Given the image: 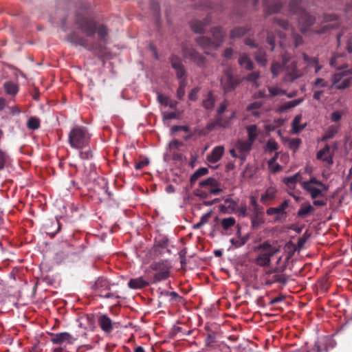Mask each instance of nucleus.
<instances>
[{"instance_id": "nucleus-1", "label": "nucleus", "mask_w": 352, "mask_h": 352, "mask_svg": "<svg viewBox=\"0 0 352 352\" xmlns=\"http://www.w3.org/2000/svg\"><path fill=\"white\" fill-rule=\"evenodd\" d=\"M259 0H254L256 5ZM265 6V14L269 15L280 11L282 7L288 3L289 11L298 16L300 31L305 34L315 22L316 19L300 6L302 0H262Z\"/></svg>"}, {"instance_id": "nucleus-2", "label": "nucleus", "mask_w": 352, "mask_h": 352, "mask_svg": "<svg viewBox=\"0 0 352 352\" xmlns=\"http://www.w3.org/2000/svg\"><path fill=\"white\" fill-rule=\"evenodd\" d=\"M90 6L89 4L83 3L79 8L76 14L74 23L77 28L80 30L88 37H94L95 34L97 33L98 40L100 42L106 43L109 34L108 29L106 25L99 24L93 19L86 17L83 15L82 12L88 10Z\"/></svg>"}, {"instance_id": "nucleus-3", "label": "nucleus", "mask_w": 352, "mask_h": 352, "mask_svg": "<svg viewBox=\"0 0 352 352\" xmlns=\"http://www.w3.org/2000/svg\"><path fill=\"white\" fill-rule=\"evenodd\" d=\"M91 134L88 129L82 126H76L68 134V142L75 149H84L89 145Z\"/></svg>"}, {"instance_id": "nucleus-4", "label": "nucleus", "mask_w": 352, "mask_h": 352, "mask_svg": "<svg viewBox=\"0 0 352 352\" xmlns=\"http://www.w3.org/2000/svg\"><path fill=\"white\" fill-rule=\"evenodd\" d=\"M67 39L69 42L76 45L82 46L91 52H94L99 58L105 56V47L99 43L91 44L88 43V40L79 34V33L74 31L67 35Z\"/></svg>"}, {"instance_id": "nucleus-5", "label": "nucleus", "mask_w": 352, "mask_h": 352, "mask_svg": "<svg viewBox=\"0 0 352 352\" xmlns=\"http://www.w3.org/2000/svg\"><path fill=\"white\" fill-rule=\"evenodd\" d=\"M254 250L259 251V254L256 258V263L261 267L268 266L271 263V257L279 252L280 248L272 245L269 241H265L257 247Z\"/></svg>"}, {"instance_id": "nucleus-6", "label": "nucleus", "mask_w": 352, "mask_h": 352, "mask_svg": "<svg viewBox=\"0 0 352 352\" xmlns=\"http://www.w3.org/2000/svg\"><path fill=\"white\" fill-rule=\"evenodd\" d=\"M242 81L243 78L239 75H234L230 67L223 69L220 78L221 87L225 94L234 91Z\"/></svg>"}, {"instance_id": "nucleus-7", "label": "nucleus", "mask_w": 352, "mask_h": 352, "mask_svg": "<svg viewBox=\"0 0 352 352\" xmlns=\"http://www.w3.org/2000/svg\"><path fill=\"white\" fill-rule=\"evenodd\" d=\"M171 265L168 260L154 261L150 265V268L155 271L153 276V283H158L167 279L170 276Z\"/></svg>"}, {"instance_id": "nucleus-8", "label": "nucleus", "mask_w": 352, "mask_h": 352, "mask_svg": "<svg viewBox=\"0 0 352 352\" xmlns=\"http://www.w3.org/2000/svg\"><path fill=\"white\" fill-rule=\"evenodd\" d=\"M352 68L346 70H340L332 75V84L331 88H335L338 90H344L351 85L352 77Z\"/></svg>"}, {"instance_id": "nucleus-9", "label": "nucleus", "mask_w": 352, "mask_h": 352, "mask_svg": "<svg viewBox=\"0 0 352 352\" xmlns=\"http://www.w3.org/2000/svg\"><path fill=\"white\" fill-rule=\"evenodd\" d=\"M182 50L184 58L188 59L199 67L204 68L206 67L207 60L206 57L200 54L195 47L184 44L182 45Z\"/></svg>"}, {"instance_id": "nucleus-10", "label": "nucleus", "mask_w": 352, "mask_h": 352, "mask_svg": "<svg viewBox=\"0 0 352 352\" xmlns=\"http://www.w3.org/2000/svg\"><path fill=\"white\" fill-rule=\"evenodd\" d=\"M110 289L111 284L107 279L103 277L98 278L92 286V289L96 296L105 298H110L113 297L120 298L119 295L110 292Z\"/></svg>"}, {"instance_id": "nucleus-11", "label": "nucleus", "mask_w": 352, "mask_h": 352, "mask_svg": "<svg viewBox=\"0 0 352 352\" xmlns=\"http://www.w3.org/2000/svg\"><path fill=\"white\" fill-rule=\"evenodd\" d=\"M287 59L285 56H284L283 57V64L285 66V81L293 82L302 76V72L297 68V64L295 61H292L288 65H287Z\"/></svg>"}, {"instance_id": "nucleus-12", "label": "nucleus", "mask_w": 352, "mask_h": 352, "mask_svg": "<svg viewBox=\"0 0 352 352\" xmlns=\"http://www.w3.org/2000/svg\"><path fill=\"white\" fill-rule=\"evenodd\" d=\"M50 340L53 344L62 346L65 344H72L78 339L77 336H74L68 332L50 333Z\"/></svg>"}, {"instance_id": "nucleus-13", "label": "nucleus", "mask_w": 352, "mask_h": 352, "mask_svg": "<svg viewBox=\"0 0 352 352\" xmlns=\"http://www.w3.org/2000/svg\"><path fill=\"white\" fill-rule=\"evenodd\" d=\"M169 60L172 67L176 72L177 78L178 79L186 78V71L182 59L178 56L172 54Z\"/></svg>"}, {"instance_id": "nucleus-14", "label": "nucleus", "mask_w": 352, "mask_h": 352, "mask_svg": "<svg viewBox=\"0 0 352 352\" xmlns=\"http://www.w3.org/2000/svg\"><path fill=\"white\" fill-rule=\"evenodd\" d=\"M324 22H332L335 21V24H329L322 25L319 30H316L314 31L316 34H323L327 32L329 29L336 28L340 25L339 18L336 14H324L323 17Z\"/></svg>"}, {"instance_id": "nucleus-15", "label": "nucleus", "mask_w": 352, "mask_h": 352, "mask_svg": "<svg viewBox=\"0 0 352 352\" xmlns=\"http://www.w3.org/2000/svg\"><path fill=\"white\" fill-rule=\"evenodd\" d=\"M317 160H321L327 163L329 166H332L333 164V154L331 153V148L329 144H326L324 147L320 149L316 153Z\"/></svg>"}, {"instance_id": "nucleus-16", "label": "nucleus", "mask_w": 352, "mask_h": 352, "mask_svg": "<svg viewBox=\"0 0 352 352\" xmlns=\"http://www.w3.org/2000/svg\"><path fill=\"white\" fill-rule=\"evenodd\" d=\"M289 206V201L288 200H285L280 206H278V207H276V208H269L267 211H266V213L267 215H273V214H276V217L275 218V220L276 221H278L279 219H281V215H286V212H285V209L288 207Z\"/></svg>"}, {"instance_id": "nucleus-17", "label": "nucleus", "mask_w": 352, "mask_h": 352, "mask_svg": "<svg viewBox=\"0 0 352 352\" xmlns=\"http://www.w3.org/2000/svg\"><path fill=\"white\" fill-rule=\"evenodd\" d=\"M98 323L101 329L107 333H111L113 329V323L111 319L106 314H102L98 316Z\"/></svg>"}, {"instance_id": "nucleus-18", "label": "nucleus", "mask_w": 352, "mask_h": 352, "mask_svg": "<svg viewBox=\"0 0 352 352\" xmlns=\"http://www.w3.org/2000/svg\"><path fill=\"white\" fill-rule=\"evenodd\" d=\"M288 281V278L285 274L270 273L266 278V285L270 286L275 283L285 285Z\"/></svg>"}, {"instance_id": "nucleus-19", "label": "nucleus", "mask_w": 352, "mask_h": 352, "mask_svg": "<svg viewBox=\"0 0 352 352\" xmlns=\"http://www.w3.org/2000/svg\"><path fill=\"white\" fill-rule=\"evenodd\" d=\"M302 188L309 193L311 199H315L318 197H322L324 196V190L319 186H309L307 184V185L304 186Z\"/></svg>"}, {"instance_id": "nucleus-20", "label": "nucleus", "mask_w": 352, "mask_h": 352, "mask_svg": "<svg viewBox=\"0 0 352 352\" xmlns=\"http://www.w3.org/2000/svg\"><path fill=\"white\" fill-rule=\"evenodd\" d=\"M224 153V147L223 146H215L212 152L208 155L207 160L212 164L217 163L220 160Z\"/></svg>"}, {"instance_id": "nucleus-21", "label": "nucleus", "mask_w": 352, "mask_h": 352, "mask_svg": "<svg viewBox=\"0 0 352 352\" xmlns=\"http://www.w3.org/2000/svg\"><path fill=\"white\" fill-rule=\"evenodd\" d=\"M252 144L253 143L248 140L239 141L236 143V147L240 153L239 157H240L242 160H245V154L249 153V151L251 150Z\"/></svg>"}, {"instance_id": "nucleus-22", "label": "nucleus", "mask_w": 352, "mask_h": 352, "mask_svg": "<svg viewBox=\"0 0 352 352\" xmlns=\"http://www.w3.org/2000/svg\"><path fill=\"white\" fill-rule=\"evenodd\" d=\"M211 32L213 36L212 41L214 43V47L218 48L223 41L224 37L226 36V32L219 27L213 28Z\"/></svg>"}, {"instance_id": "nucleus-23", "label": "nucleus", "mask_w": 352, "mask_h": 352, "mask_svg": "<svg viewBox=\"0 0 352 352\" xmlns=\"http://www.w3.org/2000/svg\"><path fill=\"white\" fill-rule=\"evenodd\" d=\"M344 54H334L330 60V65L338 70L346 69L347 65L344 63Z\"/></svg>"}, {"instance_id": "nucleus-24", "label": "nucleus", "mask_w": 352, "mask_h": 352, "mask_svg": "<svg viewBox=\"0 0 352 352\" xmlns=\"http://www.w3.org/2000/svg\"><path fill=\"white\" fill-rule=\"evenodd\" d=\"M195 41L197 45L204 50L217 49V47H214V43L213 41L208 36H198L196 38Z\"/></svg>"}, {"instance_id": "nucleus-25", "label": "nucleus", "mask_w": 352, "mask_h": 352, "mask_svg": "<svg viewBox=\"0 0 352 352\" xmlns=\"http://www.w3.org/2000/svg\"><path fill=\"white\" fill-rule=\"evenodd\" d=\"M210 22V19L207 17L204 21L199 20H193L190 22V27L193 32L195 33L202 34L204 33L205 27Z\"/></svg>"}, {"instance_id": "nucleus-26", "label": "nucleus", "mask_w": 352, "mask_h": 352, "mask_svg": "<svg viewBox=\"0 0 352 352\" xmlns=\"http://www.w3.org/2000/svg\"><path fill=\"white\" fill-rule=\"evenodd\" d=\"M302 58L305 63H306L308 67H314L316 74L318 73L322 67V66L319 64L317 57H310L304 53L302 54Z\"/></svg>"}, {"instance_id": "nucleus-27", "label": "nucleus", "mask_w": 352, "mask_h": 352, "mask_svg": "<svg viewBox=\"0 0 352 352\" xmlns=\"http://www.w3.org/2000/svg\"><path fill=\"white\" fill-rule=\"evenodd\" d=\"M148 285L149 283L142 276L131 278L128 283L129 287L133 289H142Z\"/></svg>"}, {"instance_id": "nucleus-28", "label": "nucleus", "mask_w": 352, "mask_h": 352, "mask_svg": "<svg viewBox=\"0 0 352 352\" xmlns=\"http://www.w3.org/2000/svg\"><path fill=\"white\" fill-rule=\"evenodd\" d=\"M226 205H221L220 206L221 210L229 214L236 212V202L230 198H226L225 199Z\"/></svg>"}, {"instance_id": "nucleus-29", "label": "nucleus", "mask_w": 352, "mask_h": 352, "mask_svg": "<svg viewBox=\"0 0 352 352\" xmlns=\"http://www.w3.org/2000/svg\"><path fill=\"white\" fill-rule=\"evenodd\" d=\"M263 102L261 101H255L249 104L246 107V111L251 113L253 116L259 117L261 112L259 109L263 106Z\"/></svg>"}, {"instance_id": "nucleus-30", "label": "nucleus", "mask_w": 352, "mask_h": 352, "mask_svg": "<svg viewBox=\"0 0 352 352\" xmlns=\"http://www.w3.org/2000/svg\"><path fill=\"white\" fill-rule=\"evenodd\" d=\"M250 237V234L248 233L242 237H233L230 240V242L235 248H239L249 241Z\"/></svg>"}, {"instance_id": "nucleus-31", "label": "nucleus", "mask_w": 352, "mask_h": 352, "mask_svg": "<svg viewBox=\"0 0 352 352\" xmlns=\"http://www.w3.org/2000/svg\"><path fill=\"white\" fill-rule=\"evenodd\" d=\"M340 124H332L329 126L326 131L324 135L322 138V141H327V140L332 139L335 135L340 131Z\"/></svg>"}, {"instance_id": "nucleus-32", "label": "nucleus", "mask_w": 352, "mask_h": 352, "mask_svg": "<svg viewBox=\"0 0 352 352\" xmlns=\"http://www.w3.org/2000/svg\"><path fill=\"white\" fill-rule=\"evenodd\" d=\"M303 101V98H298V99H295V100H291V101H288L285 103H284L283 104L280 105L278 110L279 112H284V111H286L289 109H291L298 105H299L300 104H301Z\"/></svg>"}, {"instance_id": "nucleus-33", "label": "nucleus", "mask_w": 352, "mask_h": 352, "mask_svg": "<svg viewBox=\"0 0 352 352\" xmlns=\"http://www.w3.org/2000/svg\"><path fill=\"white\" fill-rule=\"evenodd\" d=\"M239 64L247 70H252L254 68L253 62L246 54H241L239 58Z\"/></svg>"}, {"instance_id": "nucleus-34", "label": "nucleus", "mask_w": 352, "mask_h": 352, "mask_svg": "<svg viewBox=\"0 0 352 352\" xmlns=\"http://www.w3.org/2000/svg\"><path fill=\"white\" fill-rule=\"evenodd\" d=\"M158 102L165 106H168L170 109H176L178 102L176 100L170 99L168 97L164 96L161 94L157 96Z\"/></svg>"}, {"instance_id": "nucleus-35", "label": "nucleus", "mask_w": 352, "mask_h": 352, "mask_svg": "<svg viewBox=\"0 0 352 352\" xmlns=\"http://www.w3.org/2000/svg\"><path fill=\"white\" fill-rule=\"evenodd\" d=\"M276 192V191L274 188H267L265 192L261 195V201L263 204H267L269 201H272L275 198Z\"/></svg>"}, {"instance_id": "nucleus-36", "label": "nucleus", "mask_w": 352, "mask_h": 352, "mask_svg": "<svg viewBox=\"0 0 352 352\" xmlns=\"http://www.w3.org/2000/svg\"><path fill=\"white\" fill-rule=\"evenodd\" d=\"M315 208L309 203L302 205L297 212V216L299 217L305 218L308 216L309 213L314 212Z\"/></svg>"}, {"instance_id": "nucleus-37", "label": "nucleus", "mask_w": 352, "mask_h": 352, "mask_svg": "<svg viewBox=\"0 0 352 352\" xmlns=\"http://www.w3.org/2000/svg\"><path fill=\"white\" fill-rule=\"evenodd\" d=\"M302 175L300 173H297L295 175L285 177L283 179L284 183L289 187H294L296 183L301 182Z\"/></svg>"}, {"instance_id": "nucleus-38", "label": "nucleus", "mask_w": 352, "mask_h": 352, "mask_svg": "<svg viewBox=\"0 0 352 352\" xmlns=\"http://www.w3.org/2000/svg\"><path fill=\"white\" fill-rule=\"evenodd\" d=\"M3 87L6 93L8 95L15 96L19 91L18 85L12 81L6 82Z\"/></svg>"}, {"instance_id": "nucleus-39", "label": "nucleus", "mask_w": 352, "mask_h": 352, "mask_svg": "<svg viewBox=\"0 0 352 352\" xmlns=\"http://www.w3.org/2000/svg\"><path fill=\"white\" fill-rule=\"evenodd\" d=\"M250 30V27H237L234 28L230 32V38H240L245 35L248 31Z\"/></svg>"}, {"instance_id": "nucleus-40", "label": "nucleus", "mask_w": 352, "mask_h": 352, "mask_svg": "<svg viewBox=\"0 0 352 352\" xmlns=\"http://www.w3.org/2000/svg\"><path fill=\"white\" fill-rule=\"evenodd\" d=\"M307 184L309 186H316L322 188L324 191H327L329 189V186L322 183V182L318 180L316 177H311L309 180L301 182L302 188L304 186L307 185Z\"/></svg>"}, {"instance_id": "nucleus-41", "label": "nucleus", "mask_w": 352, "mask_h": 352, "mask_svg": "<svg viewBox=\"0 0 352 352\" xmlns=\"http://www.w3.org/2000/svg\"><path fill=\"white\" fill-rule=\"evenodd\" d=\"M236 112L232 111L230 116L224 118L223 116H217L215 124L223 128H226L231 122L232 119L235 117Z\"/></svg>"}, {"instance_id": "nucleus-42", "label": "nucleus", "mask_w": 352, "mask_h": 352, "mask_svg": "<svg viewBox=\"0 0 352 352\" xmlns=\"http://www.w3.org/2000/svg\"><path fill=\"white\" fill-rule=\"evenodd\" d=\"M255 60L261 66H265L267 64L266 54L262 48L258 49L255 53Z\"/></svg>"}, {"instance_id": "nucleus-43", "label": "nucleus", "mask_w": 352, "mask_h": 352, "mask_svg": "<svg viewBox=\"0 0 352 352\" xmlns=\"http://www.w3.org/2000/svg\"><path fill=\"white\" fill-rule=\"evenodd\" d=\"M301 118V115H297L294 117L292 123V131L294 133H298L305 128V125L300 124Z\"/></svg>"}, {"instance_id": "nucleus-44", "label": "nucleus", "mask_w": 352, "mask_h": 352, "mask_svg": "<svg viewBox=\"0 0 352 352\" xmlns=\"http://www.w3.org/2000/svg\"><path fill=\"white\" fill-rule=\"evenodd\" d=\"M236 224V220L234 217H230L224 218L221 221V226L223 232H227L230 228Z\"/></svg>"}, {"instance_id": "nucleus-45", "label": "nucleus", "mask_w": 352, "mask_h": 352, "mask_svg": "<svg viewBox=\"0 0 352 352\" xmlns=\"http://www.w3.org/2000/svg\"><path fill=\"white\" fill-rule=\"evenodd\" d=\"M248 135V141L253 143L258 136V130L257 126L255 124H252L246 128Z\"/></svg>"}, {"instance_id": "nucleus-46", "label": "nucleus", "mask_w": 352, "mask_h": 352, "mask_svg": "<svg viewBox=\"0 0 352 352\" xmlns=\"http://www.w3.org/2000/svg\"><path fill=\"white\" fill-rule=\"evenodd\" d=\"M208 173V169L205 167L198 168L190 177V181L191 184L195 183V182L201 176L206 175Z\"/></svg>"}, {"instance_id": "nucleus-47", "label": "nucleus", "mask_w": 352, "mask_h": 352, "mask_svg": "<svg viewBox=\"0 0 352 352\" xmlns=\"http://www.w3.org/2000/svg\"><path fill=\"white\" fill-rule=\"evenodd\" d=\"M187 85L186 78L179 79V87L177 90V97L179 100H183L185 96V88Z\"/></svg>"}, {"instance_id": "nucleus-48", "label": "nucleus", "mask_w": 352, "mask_h": 352, "mask_svg": "<svg viewBox=\"0 0 352 352\" xmlns=\"http://www.w3.org/2000/svg\"><path fill=\"white\" fill-rule=\"evenodd\" d=\"M263 210L262 212H258L257 214L255 212H253V214L251 217V223L252 227H258L261 223L263 222Z\"/></svg>"}, {"instance_id": "nucleus-49", "label": "nucleus", "mask_w": 352, "mask_h": 352, "mask_svg": "<svg viewBox=\"0 0 352 352\" xmlns=\"http://www.w3.org/2000/svg\"><path fill=\"white\" fill-rule=\"evenodd\" d=\"M199 185L201 188H208L214 186H220V183L213 177H208L200 182Z\"/></svg>"}, {"instance_id": "nucleus-50", "label": "nucleus", "mask_w": 352, "mask_h": 352, "mask_svg": "<svg viewBox=\"0 0 352 352\" xmlns=\"http://www.w3.org/2000/svg\"><path fill=\"white\" fill-rule=\"evenodd\" d=\"M27 127L31 130H36L40 127V120L36 117H31L28 122Z\"/></svg>"}, {"instance_id": "nucleus-51", "label": "nucleus", "mask_w": 352, "mask_h": 352, "mask_svg": "<svg viewBox=\"0 0 352 352\" xmlns=\"http://www.w3.org/2000/svg\"><path fill=\"white\" fill-rule=\"evenodd\" d=\"M302 141L300 138H292L288 140L289 148L296 152L300 147Z\"/></svg>"}, {"instance_id": "nucleus-52", "label": "nucleus", "mask_w": 352, "mask_h": 352, "mask_svg": "<svg viewBox=\"0 0 352 352\" xmlns=\"http://www.w3.org/2000/svg\"><path fill=\"white\" fill-rule=\"evenodd\" d=\"M250 204L253 208V212H255L256 214L262 212V210H263V208L258 204L257 198L255 196L250 197Z\"/></svg>"}, {"instance_id": "nucleus-53", "label": "nucleus", "mask_w": 352, "mask_h": 352, "mask_svg": "<svg viewBox=\"0 0 352 352\" xmlns=\"http://www.w3.org/2000/svg\"><path fill=\"white\" fill-rule=\"evenodd\" d=\"M51 224H55L57 226V229L55 231H52L49 229L48 225H46V233L50 236L51 238H54L55 235L60 230L61 225L60 221L58 219H56L54 221H52Z\"/></svg>"}, {"instance_id": "nucleus-54", "label": "nucleus", "mask_w": 352, "mask_h": 352, "mask_svg": "<svg viewBox=\"0 0 352 352\" xmlns=\"http://www.w3.org/2000/svg\"><path fill=\"white\" fill-rule=\"evenodd\" d=\"M214 99L213 96L211 93H209L208 97L203 100V107L206 109H211L214 106Z\"/></svg>"}, {"instance_id": "nucleus-55", "label": "nucleus", "mask_w": 352, "mask_h": 352, "mask_svg": "<svg viewBox=\"0 0 352 352\" xmlns=\"http://www.w3.org/2000/svg\"><path fill=\"white\" fill-rule=\"evenodd\" d=\"M85 148V150L83 151L82 149H81L82 151H80V153H79L80 157L82 160L91 159L93 157V153H92L91 148H89V145L87 148Z\"/></svg>"}, {"instance_id": "nucleus-56", "label": "nucleus", "mask_w": 352, "mask_h": 352, "mask_svg": "<svg viewBox=\"0 0 352 352\" xmlns=\"http://www.w3.org/2000/svg\"><path fill=\"white\" fill-rule=\"evenodd\" d=\"M282 69H283V65L278 62L273 63L271 66V72H272L274 77L277 76L280 74V72L282 71Z\"/></svg>"}, {"instance_id": "nucleus-57", "label": "nucleus", "mask_w": 352, "mask_h": 352, "mask_svg": "<svg viewBox=\"0 0 352 352\" xmlns=\"http://www.w3.org/2000/svg\"><path fill=\"white\" fill-rule=\"evenodd\" d=\"M268 90L271 97H274L280 94L284 95L286 94V91L282 90L277 87H269Z\"/></svg>"}, {"instance_id": "nucleus-58", "label": "nucleus", "mask_w": 352, "mask_h": 352, "mask_svg": "<svg viewBox=\"0 0 352 352\" xmlns=\"http://www.w3.org/2000/svg\"><path fill=\"white\" fill-rule=\"evenodd\" d=\"M8 158L9 157L8 154L0 149V170L5 168V166L8 161Z\"/></svg>"}, {"instance_id": "nucleus-59", "label": "nucleus", "mask_w": 352, "mask_h": 352, "mask_svg": "<svg viewBox=\"0 0 352 352\" xmlns=\"http://www.w3.org/2000/svg\"><path fill=\"white\" fill-rule=\"evenodd\" d=\"M216 340L214 333H208L205 339V344L206 346L212 347Z\"/></svg>"}, {"instance_id": "nucleus-60", "label": "nucleus", "mask_w": 352, "mask_h": 352, "mask_svg": "<svg viewBox=\"0 0 352 352\" xmlns=\"http://www.w3.org/2000/svg\"><path fill=\"white\" fill-rule=\"evenodd\" d=\"M266 147L269 151L272 152L278 150V145L275 140L270 139L267 141Z\"/></svg>"}, {"instance_id": "nucleus-61", "label": "nucleus", "mask_w": 352, "mask_h": 352, "mask_svg": "<svg viewBox=\"0 0 352 352\" xmlns=\"http://www.w3.org/2000/svg\"><path fill=\"white\" fill-rule=\"evenodd\" d=\"M327 82L323 79V78H317L314 84H313V87L314 88H319V87H326L327 86Z\"/></svg>"}, {"instance_id": "nucleus-62", "label": "nucleus", "mask_w": 352, "mask_h": 352, "mask_svg": "<svg viewBox=\"0 0 352 352\" xmlns=\"http://www.w3.org/2000/svg\"><path fill=\"white\" fill-rule=\"evenodd\" d=\"M274 23L280 27H281L284 30L289 29V24L287 21L283 20V19H278L276 18H274Z\"/></svg>"}, {"instance_id": "nucleus-63", "label": "nucleus", "mask_w": 352, "mask_h": 352, "mask_svg": "<svg viewBox=\"0 0 352 352\" xmlns=\"http://www.w3.org/2000/svg\"><path fill=\"white\" fill-rule=\"evenodd\" d=\"M267 42L271 46V50L272 51L275 47V36L270 31H267Z\"/></svg>"}, {"instance_id": "nucleus-64", "label": "nucleus", "mask_w": 352, "mask_h": 352, "mask_svg": "<svg viewBox=\"0 0 352 352\" xmlns=\"http://www.w3.org/2000/svg\"><path fill=\"white\" fill-rule=\"evenodd\" d=\"M260 77V74L258 72H254L250 74H249L246 76V80L249 82H256L257 80Z\"/></svg>"}]
</instances>
